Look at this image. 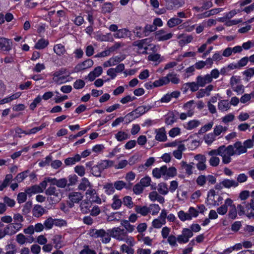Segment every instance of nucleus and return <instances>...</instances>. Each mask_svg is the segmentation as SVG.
<instances>
[{
    "label": "nucleus",
    "instance_id": "nucleus-1",
    "mask_svg": "<svg viewBox=\"0 0 254 254\" xmlns=\"http://www.w3.org/2000/svg\"><path fill=\"white\" fill-rule=\"evenodd\" d=\"M222 150L220 156L222 158V162L225 164H229L231 162V156L234 155V147L232 145L226 147L225 145H222Z\"/></svg>",
    "mask_w": 254,
    "mask_h": 254
},
{
    "label": "nucleus",
    "instance_id": "nucleus-2",
    "mask_svg": "<svg viewBox=\"0 0 254 254\" xmlns=\"http://www.w3.org/2000/svg\"><path fill=\"white\" fill-rule=\"evenodd\" d=\"M109 232L112 237L118 241L127 242L128 236L125 229H121L120 227H115L109 230Z\"/></svg>",
    "mask_w": 254,
    "mask_h": 254
},
{
    "label": "nucleus",
    "instance_id": "nucleus-3",
    "mask_svg": "<svg viewBox=\"0 0 254 254\" xmlns=\"http://www.w3.org/2000/svg\"><path fill=\"white\" fill-rule=\"evenodd\" d=\"M237 208L239 216L245 215L250 209L254 211V198H252L250 202L242 201L237 205Z\"/></svg>",
    "mask_w": 254,
    "mask_h": 254
},
{
    "label": "nucleus",
    "instance_id": "nucleus-4",
    "mask_svg": "<svg viewBox=\"0 0 254 254\" xmlns=\"http://www.w3.org/2000/svg\"><path fill=\"white\" fill-rule=\"evenodd\" d=\"M47 195L50 196L49 198L53 203L58 202L61 199L60 190H57L55 187H50L45 191Z\"/></svg>",
    "mask_w": 254,
    "mask_h": 254
},
{
    "label": "nucleus",
    "instance_id": "nucleus-5",
    "mask_svg": "<svg viewBox=\"0 0 254 254\" xmlns=\"http://www.w3.org/2000/svg\"><path fill=\"white\" fill-rule=\"evenodd\" d=\"M65 71V69L61 68L55 71L53 74V81L58 84L65 82L67 81V76L64 75Z\"/></svg>",
    "mask_w": 254,
    "mask_h": 254
},
{
    "label": "nucleus",
    "instance_id": "nucleus-6",
    "mask_svg": "<svg viewBox=\"0 0 254 254\" xmlns=\"http://www.w3.org/2000/svg\"><path fill=\"white\" fill-rule=\"evenodd\" d=\"M173 34L167 30L162 29L157 31L155 33V39L159 41H165L171 39Z\"/></svg>",
    "mask_w": 254,
    "mask_h": 254
},
{
    "label": "nucleus",
    "instance_id": "nucleus-7",
    "mask_svg": "<svg viewBox=\"0 0 254 254\" xmlns=\"http://www.w3.org/2000/svg\"><path fill=\"white\" fill-rule=\"evenodd\" d=\"M194 165V164L193 162L187 163V162L182 161L180 163V167L179 170L182 171L184 170L186 175L190 176L193 173Z\"/></svg>",
    "mask_w": 254,
    "mask_h": 254
},
{
    "label": "nucleus",
    "instance_id": "nucleus-8",
    "mask_svg": "<svg viewBox=\"0 0 254 254\" xmlns=\"http://www.w3.org/2000/svg\"><path fill=\"white\" fill-rule=\"evenodd\" d=\"M12 49L10 40L4 37L0 38V51L8 52Z\"/></svg>",
    "mask_w": 254,
    "mask_h": 254
},
{
    "label": "nucleus",
    "instance_id": "nucleus-9",
    "mask_svg": "<svg viewBox=\"0 0 254 254\" xmlns=\"http://www.w3.org/2000/svg\"><path fill=\"white\" fill-rule=\"evenodd\" d=\"M83 194L78 191H73L70 192L68 195V198L69 201L72 203H79L83 198Z\"/></svg>",
    "mask_w": 254,
    "mask_h": 254
},
{
    "label": "nucleus",
    "instance_id": "nucleus-10",
    "mask_svg": "<svg viewBox=\"0 0 254 254\" xmlns=\"http://www.w3.org/2000/svg\"><path fill=\"white\" fill-rule=\"evenodd\" d=\"M196 80L200 87H204L206 84L210 83L212 82L211 77L207 74L204 76L198 75L196 78Z\"/></svg>",
    "mask_w": 254,
    "mask_h": 254
},
{
    "label": "nucleus",
    "instance_id": "nucleus-11",
    "mask_svg": "<svg viewBox=\"0 0 254 254\" xmlns=\"http://www.w3.org/2000/svg\"><path fill=\"white\" fill-rule=\"evenodd\" d=\"M232 203H233V200L231 198H227L225 200L224 204L217 209V213L220 215H225L228 211V206L231 205Z\"/></svg>",
    "mask_w": 254,
    "mask_h": 254
},
{
    "label": "nucleus",
    "instance_id": "nucleus-12",
    "mask_svg": "<svg viewBox=\"0 0 254 254\" xmlns=\"http://www.w3.org/2000/svg\"><path fill=\"white\" fill-rule=\"evenodd\" d=\"M166 5L168 9L181 7L184 3V0H166Z\"/></svg>",
    "mask_w": 254,
    "mask_h": 254
},
{
    "label": "nucleus",
    "instance_id": "nucleus-13",
    "mask_svg": "<svg viewBox=\"0 0 254 254\" xmlns=\"http://www.w3.org/2000/svg\"><path fill=\"white\" fill-rule=\"evenodd\" d=\"M234 149L235 155H240L247 152V149L244 144L241 141H237L233 145Z\"/></svg>",
    "mask_w": 254,
    "mask_h": 254
},
{
    "label": "nucleus",
    "instance_id": "nucleus-14",
    "mask_svg": "<svg viewBox=\"0 0 254 254\" xmlns=\"http://www.w3.org/2000/svg\"><path fill=\"white\" fill-rule=\"evenodd\" d=\"M93 65V61L91 59H88L83 62L78 64L75 66V69L77 71L85 70L88 68L91 67Z\"/></svg>",
    "mask_w": 254,
    "mask_h": 254
},
{
    "label": "nucleus",
    "instance_id": "nucleus-15",
    "mask_svg": "<svg viewBox=\"0 0 254 254\" xmlns=\"http://www.w3.org/2000/svg\"><path fill=\"white\" fill-rule=\"evenodd\" d=\"M155 132L156 133L155 139L157 141H165L167 140V135L164 127L156 129Z\"/></svg>",
    "mask_w": 254,
    "mask_h": 254
},
{
    "label": "nucleus",
    "instance_id": "nucleus-16",
    "mask_svg": "<svg viewBox=\"0 0 254 254\" xmlns=\"http://www.w3.org/2000/svg\"><path fill=\"white\" fill-rule=\"evenodd\" d=\"M130 35V31L126 28L118 30L114 34V36L116 38H125L129 37Z\"/></svg>",
    "mask_w": 254,
    "mask_h": 254
},
{
    "label": "nucleus",
    "instance_id": "nucleus-17",
    "mask_svg": "<svg viewBox=\"0 0 254 254\" xmlns=\"http://www.w3.org/2000/svg\"><path fill=\"white\" fill-rule=\"evenodd\" d=\"M52 241L55 245L54 247L57 250L60 249L64 246L62 236L61 235H55L52 239Z\"/></svg>",
    "mask_w": 254,
    "mask_h": 254
},
{
    "label": "nucleus",
    "instance_id": "nucleus-18",
    "mask_svg": "<svg viewBox=\"0 0 254 254\" xmlns=\"http://www.w3.org/2000/svg\"><path fill=\"white\" fill-rule=\"evenodd\" d=\"M186 150V147L183 144H179L177 149L174 151L173 155L177 159H181L182 158L183 152Z\"/></svg>",
    "mask_w": 254,
    "mask_h": 254
},
{
    "label": "nucleus",
    "instance_id": "nucleus-19",
    "mask_svg": "<svg viewBox=\"0 0 254 254\" xmlns=\"http://www.w3.org/2000/svg\"><path fill=\"white\" fill-rule=\"evenodd\" d=\"M46 211V210L40 205H36L32 210L33 215L37 218L41 216Z\"/></svg>",
    "mask_w": 254,
    "mask_h": 254
},
{
    "label": "nucleus",
    "instance_id": "nucleus-20",
    "mask_svg": "<svg viewBox=\"0 0 254 254\" xmlns=\"http://www.w3.org/2000/svg\"><path fill=\"white\" fill-rule=\"evenodd\" d=\"M166 171V166H163L160 168H156L152 171L153 176L156 178H160L161 176H165Z\"/></svg>",
    "mask_w": 254,
    "mask_h": 254
},
{
    "label": "nucleus",
    "instance_id": "nucleus-21",
    "mask_svg": "<svg viewBox=\"0 0 254 254\" xmlns=\"http://www.w3.org/2000/svg\"><path fill=\"white\" fill-rule=\"evenodd\" d=\"M88 188L89 189L92 188V185L88 179L86 178H83L81 179L80 183L78 186V189L79 190L85 191Z\"/></svg>",
    "mask_w": 254,
    "mask_h": 254
},
{
    "label": "nucleus",
    "instance_id": "nucleus-22",
    "mask_svg": "<svg viewBox=\"0 0 254 254\" xmlns=\"http://www.w3.org/2000/svg\"><path fill=\"white\" fill-rule=\"evenodd\" d=\"M81 160V156L76 154L73 157H69L64 160V163L66 166H71L75 164L76 162H79Z\"/></svg>",
    "mask_w": 254,
    "mask_h": 254
},
{
    "label": "nucleus",
    "instance_id": "nucleus-23",
    "mask_svg": "<svg viewBox=\"0 0 254 254\" xmlns=\"http://www.w3.org/2000/svg\"><path fill=\"white\" fill-rule=\"evenodd\" d=\"M13 176L12 174H8L5 176V179L3 182H0V190L2 191L6 188L9 185L10 182L12 180Z\"/></svg>",
    "mask_w": 254,
    "mask_h": 254
},
{
    "label": "nucleus",
    "instance_id": "nucleus-24",
    "mask_svg": "<svg viewBox=\"0 0 254 254\" xmlns=\"http://www.w3.org/2000/svg\"><path fill=\"white\" fill-rule=\"evenodd\" d=\"M223 187L229 189L231 187H237L239 186L238 182L234 180L224 179L222 181Z\"/></svg>",
    "mask_w": 254,
    "mask_h": 254
},
{
    "label": "nucleus",
    "instance_id": "nucleus-25",
    "mask_svg": "<svg viewBox=\"0 0 254 254\" xmlns=\"http://www.w3.org/2000/svg\"><path fill=\"white\" fill-rule=\"evenodd\" d=\"M26 192L31 196L33 193H37L42 192V188L39 187L38 185H34L31 187L28 188L25 190Z\"/></svg>",
    "mask_w": 254,
    "mask_h": 254
},
{
    "label": "nucleus",
    "instance_id": "nucleus-26",
    "mask_svg": "<svg viewBox=\"0 0 254 254\" xmlns=\"http://www.w3.org/2000/svg\"><path fill=\"white\" fill-rule=\"evenodd\" d=\"M101 170L103 171L105 169L113 167L114 165V161L110 160H104L98 164Z\"/></svg>",
    "mask_w": 254,
    "mask_h": 254
},
{
    "label": "nucleus",
    "instance_id": "nucleus-27",
    "mask_svg": "<svg viewBox=\"0 0 254 254\" xmlns=\"http://www.w3.org/2000/svg\"><path fill=\"white\" fill-rule=\"evenodd\" d=\"M90 203L87 200H83L80 205V208L81 212L84 214H87L90 211Z\"/></svg>",
    "mask_w": 254,
    "mask_h": 254
},
{
    "label": "nucleus",
    "instance_id": "nucleus-28",
    "mask_svg": "<svg viewBox=\"0 0 254 254\" xmlns=\"http://www.w3.org/2000/svg\"><path fill=\"white\" fill-rule=\"evenodd\" d=\"M230 207V209L228 213V217L229 218L232 219H235L237 217L238 209L236 207L235 205L233 204V202L232 203L231 205L229 206Z\"/></svg>",
    "mask_w": 254,
    "mask_h": 254
},
{
    "label": "nucleus",
    "instance_id": "nucleus-29",
    "mask_svg": "<svg viewBox=\"0 0 254 254\" xmlns=\"http://www.w3.org/2000/svg\"><path fill=\"white\" fill-rule=\"evenodd\" d=\"M230 108V103L228 100H223L218 103V108L221 111H226Z\"/></svg>",
    "mask_w": 254,
    "mask_h": 254
},
{
    "label": "nucleus",
    "instance_id": "nucleus-30",
    "mask_svg": "<svg viewBox=\"0 0 254 254\" xmlns=\"http://www.w3.org/2000/svg\"><path fill=\"white\" fill-rule=\"evenodd\" d=\"M115 138L118 141H123L129 138V135L123 131H119L115 134Z\"/></svg>",
    "mask_w": 254,
    "mask_h": 254
},
{
    "label": "nucleus",
    "instance_id": "nucleus-31",
    "mask_svg": "<svg viewBox=\"0 0 254 254\" xmlns=\"http://www.w3.org/2000/svg\"><path fill=\"white\" fill-rule=\"evenodd\" d=\"M21 95V93L20 92H16L15 94H13V95L6 97L2 100H1L0 101V104H3L7 103H9L11 101H12L13 100L16 99L18 98H19Z\"/></svg>",
    "mask_w": 254,
    "mask_h": 254
},
{
    "label": "nucleus",
    "instance_id": "nucleus-32",
    "mask_svg": "<svg viewBox=\"0 0 254 254\" xmlns=\"http://www.w3.org/2000/svg\"><path fill=\"white\" fill-rule=\"evenodd\" d=\"M54 51L58 56L63 55L66 52L64 46L61 44L56 45L54 47Z\"/></svg>",
    "mask_w": 254,
    "mask_h": 254
},
{
    "label": "nucleus",
    "instance_id": "nucleus-33",
    "mask_svg": "<svg viewBox=\"0 0 254 254\" xmlns=\"http://www.w3.org/2000/svg\"><path fill=\"white\" fill-rule=\"evenodd\" d=\"M166 77H167V79L169 80V82L171 81L174 84H178L180 82V79L178 77V75L174 72L168 73Z\"/></svg>",
    "mask_w": 254,
    "mask_h": 254
},
{
    "label": "nucleus",
    "instance_id": "nucleus-34",
    "mask_svg": "<svg viewBox=\"0 0 254 254\" xmlns=\"http://www.w3.org/2000/svg\"><path fill=\"white\" fill-rule=\"evenodd\" d=\"M135 211L141 214L143 216H146L149 212V209L147 206H135Z\"/></svg>",
    "mask_w": 254,
    "mask_h": 254
},
{
    "label": "nucleus",
    "instance_id": "nucleus-35",
    "mask_svg": "<svg viewBox=\"0 0 254 254\" xmlns=\"http://www.w3.org/2000/svg\"><path fill=\"white\" fill-rule=\"evenodd\" d=\"M113 202L112 204V207L114 209H119L123 203L122 200L119 199V196L117 195H115L114 196L113 198Z\"/></svg>",
    "mask_w": 254,
    "mask_h": 254
},
{
    "label": "nucleus",
    "instance_id": "nucleus-36",
    "mask_svg": "<svg viewBox=\"0 0 254 254\" xmlns=\"http://www.w3.org/2000/svg\"><path fill=\"white\" fill-rule=\"evenodd\" d=\"M49 44L48 40L44 39H41L38 41L35 44L34 48L36 49H43L46 47Z\"/></svg>",
    "mask_w": 254,
    "mask_h": 254
},
{
    "label": "nucleus",
    "instance_id": "nucleus-37",
    "mask_svg": "<svg viewBox=\"0 0 254 254\" xmlns=\"http://www.w3.org/2000/svg\"><path fill=\"white\" fill-rule=\"evenodd\" d=\"M183 20L178 18H172L167 22V26L170 28H173L176 25L181 24Z\"/></svg>",
    "mask_w": 254,
    "mask_h": 254
},
{
    "label": "nucleus",
    "instance_id": "nucleus-38",
    "mask_svg": "<svg viewBox=\"0 0 254 254\" xmlns=\"http://www.w3.org/2000/svg\"><path fill=\"white\" fill-rule=\"evenodd\" d=\"M158 191L160 194L162 195L167 194L168 192V189L167 184L164 183H160L158 185Z\"/></svg>",
    "mask_w": 254,
    "mask_h": 254
},
{
    "label": "nucleus",
    "instance_id": "nucleus-39",
    "mask_svg": "<svg viewBox=\"0 0 254 254\" xmlns=\"http://www.w3.org/2000/svg\"><path fill=\"white\" fill-rule=\"evenodd\" d=\"M178 215L179 219L182 221L191 220V217L189 215L188 211L185 212L183 210H181L178 213Z\"/></svg>",
    "mask_w": 254,
    "mask_h": 254
},
{
    "label": "nucleus",
    "instance_id": "nucleus-40",
    "mask_svg": "<svg viewBox=\"0 0 254 254\" xmlns=\"http://www.w3.org/2000/svg\"><path fill=\"white\" fill-rule=\"evenodd\" d=\"M155 87H159L169 83V80L166 76L162 77L158 80H155L154 82Z\"/></svg>",
    "mask_w": 254,
    "mask_h": 254
},
{
    "label": "nucleus",
    "instance_id": "nucleus-41",
    "mask_svg": "<svg viewBox=\"0 0 254 254\" xmlns=\"http://www.w3.org/2000/svg\"><path fill=\"white\" fill-rule=\"evenodd\" d=\"M121 225L125 228L126 232H132L134 230V226L131 225L127 220H122Z\"/></svg>",
    "mask_w": 254,
    "mask_h": 254
},
{
    "label": "nucleus",
    "instance_id": "nucleus-42",
    "mask_svg": "<svg viewBox=\"0 0 254 254\" xmlns=\"http://www.w3.org/2000/svg\"><path fill=\"white\" fill-rule=\"evenodd\" d=\"M137 118L138 117L134 111L127 114L126 116L123 117V118H124V121H125L127 123H129Z\"/></svg>",
    "mask_w": 254,
    "mask_h": 254
},
{
    "label": "nucleus",
    "instance_id": "nucleus-43",
    "mask_svg": "<svg viewBox=\"0 0 254 254\" xmlns=\"http://www.w3.org/2000/svg\"><path fill=\"white\" fill-rule=\"evenodd\" d=\"M102 170L100 169V167L98 164L96 166H94L91 170V173L95 177H99L101 176Z\"/></svg>",
    "mask_w": 254,
    "mask_h": 254
},
{
    "label": "nucleus",
    "instance_id": "nucleus-44",
    "mask_svg": "<svg viewBox=\"0 0 254 254\" xmlns=\"http://www.w3.org/2000/svg\"><path fill=\"white\" fill-rule=\"evenodd\" d=\"M113 10V6L111 3H105L102 6V11L104 13H110Z\"/></svg>",
    "mask_w": 254,
    "mask_h": 254
},
{
    "label": "nucleus",
    "instance_id": "nucleus-45",
    "mask_svg": "<svg viewBox=\"0 0 254 254\" xmlns=\"http://www.w3.org/2000/svg\"><path fill=\"white\" fill-rule=\"evenodd\" d=\"M148 60L150 61L158 62V64L162 61L161 56L158 54H153L149 55L148 56Z\"/></svg>",
    "mask_w": 254,
    "mask_h": 254
},
{
    "label": "nucleus",
    "instance_id": "nucleus-46",
    "mask_svg": "<svg viewBox=\"0 0 254 254\" xmlns=\"http://www.w3.org/2000/svg\"><path fill=\"white\" fill-rule=\"evenodd\" d=\"M227 129V127H223L221 125L217 126L214 128V134L215 136H218L222 132H225Z\"/></svg>",
    "mask_w": 254,
    "mask_h": 254
},
{
    "label": "nucleus",
    "instance_id": "nucleus-47",
    "mask_svg": "<svg viewBox=\"0 0 254 254\" xmlns=\"http://www.w3.org/2000/svg\"><path fill=\"white\" fill-rule=\"evenodd\" d=\"M175 122H176V119H175V115L173 113L168 115L165 119V122L168 125H172Z\"/></svg>",
    "mask_w": 254,
    "mask_h": 254
},
{
    "label": "nucleus",
    "instance_id": "nucleus-48",
    "mask_svg": "<svg viewBox=\"0 0 254 254\" xmlns=\"http://www.w3.org/2000/svg\"><path fill=\"white\" fill-rule=\"evenodd\" d=\"M104 188L105 189V192L107 194H112L115 192V188L112 183L106 184Z\"/></svg>",
    "mask_w": 254,
    "mask_h": 254
},
{
    "label": "nucleus",
    "instance_id": "nucleus-49",
    "mask_svg": "<svg viewBox=\"0 0 254 254\" xmlns=\"http://www.w3.org/2000/svg\"><path fill=\"white\" fill-rule=\"evenodd\" d=\"M157 29L155 25L152 24H147L144 27L143 32L145 36L148 35V33L151 32L155 31Z\"/></svg>",
    "mask_w": 254,
    "mask_h": 254
},
{
    "label": "nucleus",
    "instance_id": "nucleus-50",
    "mask_svg": "<svg viewBox=\"0 0 254 254\" xmlns=\"http://www.w3.org/2000/svg\"><path fill=\"white\" fill-rule=\"evenodd\" d=\"M200 123L199 121L197 120H193L190 121L187 124V128L189 130L193 129L197 127L200 125Z\"/></svg>",
    "mask_w": 254,
    "mask_h": 254
},
{
    "label": "nucleus",
    "instance_id": "nucleus-51",
    "mask_svg": "<svg viewBox=\"0 0 254 254\" xmlns=\"http://www.w3.org/2000/svg\"><path fill=\"white\" fill-rule=\"evenodd\" d=\"M146 40V39L137 40L136 41H134L132 43V45L133 46L137 47V51H139L140 50H142L143 49V48H144L143 46L145 44Z\"/></svg>",
    "mask_w": 254,
    "mask_h": 254
},
{
    "label": "nucleus",
    "instance_id": "nucleus-52",
    "mask_svg": "<svg viewBox=\"0 0 254 254\" xmlns=\"http://www.w3.org/2000/svg\"><path fill=\"white\" fill-rule=\"evenodd\" d=\"M177 175V169L174 167H171L167 168L166 167V171L165 175L168 177H173Z\"/></svg>",
    "mask_w": 254,
    "mask_h": 254
},
{
    "label": "nucleus",
    "instance_id": "nucleus-53",
    "mask_svg": "<svg viewBox=\"0 0 254 254\" xmlns=\"http://www.w3.org/2000/svg\"><path fill=\"white\" fill-rule=\"evenodd\" d=\"M105 231L104 229H93L90 231V235L91 236L95 238H99L102 234H104Z\"/></svg>",
    "mask_w": 254,
    "mask_h": 254
},
{
    "label": "nucleus",
    "instance_id": "nucleus-54",
    "mask_svg": "<svg viewBox=\"0 0 254 254\" xmlns=\"http://www.w3.org/2000/svg\"><path fill=\"white\" fill-rule=\"evenodd\" d=\"M44 225L46 229H51L54 225V219L52 217H48L44 223Z\"/></svg>",
    "mask_w": 254,
    "mask_h": 254
},
{
    "label": "nucleus",
    "instance_id": "nucleus-55",
    "mask_svg": "<svg viewBox=\"0 0 254 254\" xmlns=\"http://www.w3.org/2000/svg\"><path fill=\"white\" fill-rule=\"evenodd\" d=\"M27 238L22 233H20L16 235V241L20 245H24L26 242Z\"/></svg>",
    "mask_w": 254,
    "mask_h": 254
},
{
    "label": "nucleus",
    "instance_id": "nucleus-56",
    "mask_svg": "<svg viewBox=\"0 0 254 254\" xmlns=\"http://www.w3.org/2000/svg\"><path fill=\"white\" fill-rule=\"evenodd\" d=\"M123 204L129 208H131L133 206V202L132 198L129 196H126L124 197L123 202Z\"/></svg>",
    "mask_w": 254,
    "mask_h": 254
},
{
    "label": "nucleus",
    "instance_id": "nucleus-57",
    "mask_svg": "<svg viewBox=\"0 0 254 254\" xmlns=\"http://www.w3.org/2000/svg\"><path fill=\"white\" fill-rule=\"evenodd\" d=\"M193 39V37L192 35H188L183 37V38L179 42L180 45H184L186 44L190 43Z\"/></svg>",
    "mask_w": 254,
    "mask_h": 254
},
{
    "label": "nucleus",
    "instance_id": "nucleus-58",
    "mask_svg": "<svg viewBox=\"0 0 254 254\" xmlns=\"http://www.w3.org/2000/svg\"><path fill=\"white\" fill-rule=\"evenodd\" d=\"M27 194L26 191L25 192H19L17 197V200L19 203H22L26 201L27 199Z\"/></svg>",
    "mask_w": 254,
    "mask_h": 254
},
{
    "label": "nucleus",
    "instance_id": "nucleus-59",
    "mask_svg": "<svg viewBox=\"0 0 254 254\" xmlns=\"http://www.w3.org/2000/svg\"><path fill=\"white\" fill-rule=\"evenodd\" d=\"M3 203L10 207H13L15 204V200L8 196H4L3 197Z\"/></svg>",
    "mask_w": 254,
    "mask_h": 254
},
{
    "label": "nucleus",
    "instance_id": "nucleus-60",
    "mask_svg": "<svg viewBox=\"0 0 254 254\" xmlns=\"http://www.w3.org/2000/svg\"><path fill=\"white\" fill-rule=\"evenodd\" d=\"M148 208L149 209V211L152 212V215L157 214L160 209L159 206L156 204H152L150 205Z\"/></svg>",
    "mask_w": 254,
    "mask_h": 254
},
{
    "label": "nucleus",
    "instance_id": "nucleus-61",
    "mask_svg": "<svg viewBox=\"0 0 254 254\" xmlns=\"http://www.w3.org/2000/svg\"><path fill=\"white\" fill-rule=\"evenodd\" d=\"M74 171L80 177L83 176L85 174V170L83 166H76L74 168Z\"/></svg>",
    "mask_w": 254,
    "mask_h": 254
},
{
    "label": "nucleus",
    "instance_id": "nucleus-62",
    "mask_svg": "<svg viewBox=\"0 0 254 254\" xmlns=\"http://www.w3.org/2000/svg\"><path fill=\"white\" fill-rule=\"evenodd\" d=\"M151 178L146 176L140 180V184L142 187H145L150 185Z\"/></svg>",
    "mask_w": 254,
    "mask_h": 254
},
{
    "label": "nucleus",
    "instance_id": "nucleus-63",
    "mask_svg": "<svg viewBox=\"0 0 254 254\" xmlns=\"http://www.w3.org/2000/svg\"><path fill=\"white\" fill-rule=\"evenodd\" d=\"M196 182L198 186H203L206 182V177L204 175L199 176L196 180Z\"/></svg>",
    "mask_w": 254,
    "mask_h": 254
},
{
    "label": "nucleus",
    "instance_id": "nucleus-64",
    "mask_svg": "<svg viewBox=\"0 0 254 254\" xmlns=\"http://www.w3.org/2000/svg\"><path fill=\"white\" fill-rule=\"evenodd\" d=\"M215 135L213 133H209L204 137L205 142L208 144H211L215 139Z\"/></svg>",
    "mask_w": 254,
    "mask_h": 254
}]
</instances>
